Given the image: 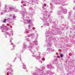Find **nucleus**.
Returning <instances> with one entry per match:
<instances>
[{
  "label": "nucleus",
  "instance_id": "obj_5",
  "mask_svg": "<svg viewBox=\"0 0 75 75\" xmlns=\"http://www.w3.org/2000/svg\"><path fill=\"white\" fill-rule=\"evenodd\" d=\"M23 68H24V67H23Z\"/></svg>",
  "mask_w": 75,
  "mask_h": 75
},
{
  "label": "nucleus",
  "instance_id": "obj_3",
  "mask_svg": "<svg viewBox=\"0 0 75 75\" xmlns=\"http://www.w3.org/2000/svg\"><path fill=\"white\" fill-rule=\"evenodd\" d=\"M13 18H16V17H15V16H13Z\"/></svg>",
  "mask_w": 75,
  "mask_h": 75
},
{
  "label": "nucleus",
  "instance_id": "obj_1",
  "mask_svg": "<svg viewBox=\"0 0 75 75\" xmlns=\"http://www.w3.org/2000/svg\"><path fill=\"white\" fill-rule=\"evenodd\" d=\"M60 57H61V58H62V57H63V55H62V54H60Z\"/></svg>",
  "mask_w": 75,
  "mask_h": 75
},
{
  "label": "nucleus",
  "instance_id": "obj_2",
  "mask_svg": "<svg viewBox=\"0 0 75 75\" xmlns=\"http://www.w3.org/2000/svg\"><path fill=\"white\" fill-rule=\"evenodd\" d=\"M6 19H5L3 21L4 23H6Z\"/></svg>",
  "mask_w": 75,
  "mask_h": 75
},
{
  "label": "nucleus",
  "instance_id": "obj_4",
  "mask_svg": "<svg viewBox=\"0 0 75 75\" xmlns=\"http://www.w3.org/2000/svg\"><path fill=\"white\" fill-rule=\"evenodd\" d=\"M28 20H27V22H28Z\"/></svg>",
  "mask_w": 75,
  "mask_h": 75
}]
</instances>
